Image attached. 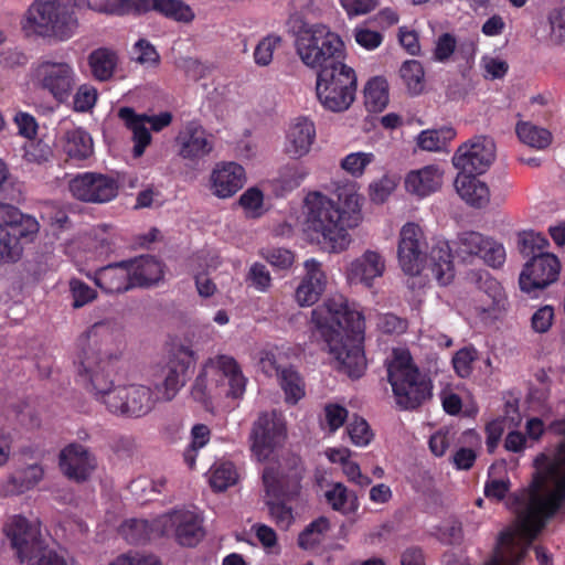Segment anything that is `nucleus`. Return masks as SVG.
<instances>
[{
  "mask_svg": "<svg viewBox=\"0 0 565 565\" xmlns=\"http://www.w3.org/2000/svg\"><path fill=\"white\" fill-rule=\"evenodd\" d=\"M77 382L103 403L108 412L126 417H142L161 399L145 385L115 386L110 372L122 355L121 334L109 323H94L77 339Z\"/></svg>",
  "mask_w": 565,
  "mask_h": 565,
  "instance_id": "obj_1",
  "label": "nucleus"
},
{
  "mask_svg": "<svg viewBox=\"0 0 565 565\" xmlns=\"http://www.w3.org/2000/svg\"><path fill=\"white\" fill-rule=\"evenodd\" d=\"M296 51L302 63L318 70L316 93L332 111H342L353 103V68L343 63L344 43L324 24L299 30Z\"/></svg>",
  "mask_w": 565,
  "mask_h": 565,
  "instance_id": "obj_2",
  "label": "nucleus"
},
{
  "mask_svg": "<svg viewBox=\"0 0 565 565\" xmlns=\"http://www.w3.org/2000/svg\"><path fill=\"white\" fill-rule=\"evenodd\" d=\"M333 184L331 198L320 192H312L306 196V227L321 235L323 244L332 252H341L351 242L349 228L352 226L353 183L347 181Z\"/></svg>",
  "mask_w": 565,
  "mask_h": 565,
  "instance_id": "obj_3",
  "label": "nucleus"
},
{
  "mask_svg": "<svg viewBox=\"0 0 565 565\" xmlns=\"http://www.w3.org/2000/svg\"><path fill=\"white\" fill-rule=\"evenodd\" d=\"M310 323L313 333L326 342L329 352L347 369L348 376L353 377V310L348 299L342 294L328 296L312 309Z\"/></svg>",
  "mask_w": 565,
  "mask_h": 565,
  "instance_id": "obj_4",
  "label": "nucleus"
},
{
  "mask_svg": "<svg viewBox=\"0 0 565 565\" xmlns=\"http://www.w3.org/2000/svg\"><path fill=\"white\" fill-rule=\"evenodd\" d=\"M247 379L244 376L237 361L228 355H217L209 359L194 380L191 397L204 409L213 407L215 398H241L246 388Z\"/></svg>",
  "mask_w": 565,
  "mask_h": 565,
  "instance_id": "obj_5",
  "label": "nucleus"
},
{
  "mask_svg": "<svg viewBox=\"0 0 565 565\" xmlns=\"http://www.w3.org/2000/svg\"><path fill=\"white\" fill-rule=\"evenodd\" d=\"M387 381L399 408L414 411L433 396V381L415 364L406 349H394L393 356L386 362Z\"/></svg>",
  "mask_w": 565,
  "mask_h": 565,
  "instance_id": "obj_6",
  "label": "nucleus"
},
{
  "mask_svg": "<svg viewBox=\"0 0 565 565\" xmlns=\"http://www.w3.org/2000/svg\"><path fill=\"white\" fill-rule=\"evenodd\" d=\"M88 7V0H38L28 11L26 28L41 36L67 40L77 26L75 9Z\"/></svg>",
  "mask_w": 565,
  "mask_h": 565,
  "instance_id": "obj_7",
  "label": "nucleus"
},
{
  "mask_svg": "<svg viewBox=\"0 0 565 565\" xmlns=\"http://www.w3.org/2000/svg\"><path fill=\"white\" fill-rule=\"evenodd\" d=\"M271 519L280 530H288L295 521L294 509L287 503L296 500L301 490L302 473L298 468L279 473L274 466L265 467L262 475Z\"/></svg>",
  "mask_w": 565,
  "mask_h": 565,
  "instance_id": "obj_8",
  "label": "nucleus"
},
{
  "mask_svg": "<svg viewBox=\"0 0 565 565\" xmlns=\"http://www.w3.org/2000/svg\"><path fill=\"white\" fill-rule=\"evenodd\" d=\"M39 232L38 221L10 204H0V264L17 262L22 244L32 242Z\"/></svg>",
  "mask_w": 565,
  "mask_h": 565,
  "instance_id": "obj_9",
  "label": "nucleus"
},
{
  "mask_svg": "<svg viewBox=\"0 0 565 565\" xmlns=\"http://www.w3.org/2000/svg\"><path fill=\"white\" fill-rule=\"evenodd\" d=\"M159 536H173L185 547L196 546L204 537L203 519L195 511L174 509L157 518Z\"/></svg>",
  "mask_w": 565,
  "mask_h": 565,
  "instance_id": "obj_10",
  "label": "nucleus"
},
{
  "mask_svg": "<svg viewBox=\"0 0 565 565\" xmlns=\"http://www.w3.org/2000/svg\"><path fill=\"white\" fill-rule=\"evenodd\" d=\"M452 245L455 255L463 263H472L476 257L492 268H500L505 263L503 244L479 232L459 233Z\"/></svg>",
  "mask_w": 565,
  "mask_h": 565,
  "instance_id": "obj_11",
  "label": "nucleus"
},
{
  "mask_svg": "<svg viewBox=\"0 0 565 565\" xmlns=\"http://www.w3.org/2000/svg\"><path fill=\"white\" fill-rule=\"evenodd\" d=\"M287 429L275 411L262 413L253 425L250 450L258 461L267 460L286 439Z\"/></svg>",
  "mask_w": 565,
  "mask_h": 565,
  "instance_id": "obj_12",
  "label": "nucleus"
},
{
  "mask_svg": "<svg viewBox=\"0 0 565 565\" xmlns=\"http://www.w3.org/2000/svg\"><path fill=\"white\" fill-rule=\"evenodd\" d=\"M34 79L58 103H65L76 86V73L66 62L41 61L34 70Z\"/></svg>",
  "mask_w": 565,
  "mask_h": 565,
  "instance_id": "obj_13",
  "label": "nucleus"
},
{
  "mask_svg": "<svg viewBox=\"0 0 565 565\" xmlns=\"http://www.w3.org/2000/svg\"><path fill=\"white\" fill-rule=\"evenodd\" d=\"M68 190L73 198L87 203H107L113 201L119 191L118 181L99 172H82L68 181Z\"/></svg>",
  "mask_w": 565,
  "mask_h": 565,
  "instance_id": "obj_14",
  "label": "nucleus"
},
{
  "mask_svg": "<svg viewBox=\"0 0 565 565\" xmlns=\"http://www.w3.org/2000/svg\"><path fill=\"white\" fill-rule=\"evenodd\" d=\"M195 364L194 352L184 345L175 347L167 364L162 369L163 381L156 385V391L162 401H172L185 385L191 370Z\"/></svg>",
  "mask_w": 565,
  "mask_h": 565,
  "instance_id": "obj_15",
  "label": "nucleus"
},
{
  "mask_svg": "<svg viewBox=\"0 0 565 565\" xmlns=\"http://www.w3.org/2000/svg\"><path fill=\"white\" fill-rule=\"evenodd\" d=\"M559 259L552 253H540L532 256L523 266L519 277L520 289L536 297V292L545 289L558 279Z\"/></svg>",
  "mask_w": 565,
  "mask_h": 565,
  "instance_id": "obj_16",
  "label": "nucleus"
},
{
  "mask_svg": "<svg viewBox=\"0 0 565 565\" xmlns=\"http://www.w3.org/2000/svg\"><path fill=\"white\" fill-rule=\"evenodd\" d=\"M495 146L490 137L476 136L461 145L452 157V164L459 173L480 175L491 166Z\"/></svg>",
  "mask_w": 565,
  "mask_h": 565,
  "instance_id": "obj_17",
  "label": "nucleus"
},
{
  "mask_svg": "<svg viewBox=\"0 0 565 565\" xmlns=\"http://www.w3.org/2000/svg\"><path fill=\"white\" fill-rule=\"evenodd\" d=\"M424 232L419 225L408 222L399 233L397 256L403 271L414 276L420 273L426 257Z\"/></svg>",
  "mask_w": 565,
  "mask_h": 565,
  "instance_id": "obj_18",
  "label": "nucleus"
},
{
  "mask_svg": "<svg viewBox=\"0 0 565 565\" xmlns=\"http://www.w3.org/2000/svg\"><path fill=\"white\" fill-rule=\"evenodd\" d=\"M58 466L67 479L84 482L97 468V459L87 447L71 443L61 450Z\"/></svg>",
  "mask_w": 565,
  "mask_h": 565,
  "instance_id": "obj_19",
  "label": "nucleus"
},
{
  "mask_svg": "<svg viewBox=\"0 0 565 565\" xmlns=\"http://www.w3.org/2000/svg\"><path fill=\"white\" fill-rule=\"evenodd\" d=\"M178 154L191 163L209 156L214 147L211 136L198 121H189L175 137Z\"/></svg>",
  "mask_w": 565,
  "mask_h": 565,
  "instance_id": "obj_20",
  "label": "nucleus"
},
{
  "mask_svg": "<svg viewBox=\"0 0 565 565\" xmlns=\"http://www.w3.org/2000/svg\"><path fill=\"white\" fill-rule=\"evenodd\" d=\"M4 533L20 563L43 545L39 530L22 515H14L4 526Z\"/></svg>",
  "mask_w": 565,
  "mask_h": 565,
  "instance_id": "obj_21",
  "label": "nucleus"
},
{
  "mask_svg": "<svg viewBox=\"0 0 565 565\" xmlns=\"http://www.w3.org/2000/svg\"><path fill=\"white\" fill-rule=\"evenodd\" d=\"M306 274L295 292V299L301 307L315 305L327 287V276L321 263L315 258L307 259L303 264Z\"/></svg>",
  "mask_w": 565,
  "mask_h": 565,
  "instance_id": "obj_22",
  "label": "nucleus"
},
{
  "mask_svg": "<svg viewBox=\"0 0 565 565\" xmlns=\"http://www.w3.org/2000/svg\"><path fill=\"white\" fill-rule=\"evenodd\" d=\"M316 139V128L311 120L299 117L295 119L286 132L285 152L292 159L308 154Z\"/></svg>",
  "mask_w": 565,
  "mask_h": 565,
  "instance_id": "obj_23",
  "label": "nucleus"
},
{
  "mask_svg": "<svg viewBox=\"0 0 565 565\" xmlns=\"http://www.w3.org/2000/svg\"><path fill=\"white\" fill-rule=\"evenodd\" d=\"M444 170L438 164H428L411 170L405 177V189L418 198H426L437 192L443 185Z\"/></svg>",
  "mask_w": 565,
  "mask_h": 565,
  "instance_id": "obj_24",
  "label": "nucleus"
},
{
  "mask_svg": "<svg viewBox=\"0 0 565 565\" xmlns=\"http://www.w3.org/2000/svg\"><path fill=\"white\" fill-rule=\"evenodd\" d=\"M134 288H149L163 279L164 264L151 255H141L127 259Z\"/></svg>",
  "mask_w": 565,
  "mask_h": 565,
  "instance_id": "obj_25",
  "label": "nucleus"
},
{
  "mask_svg": "<svg viewBox=\"0 0 565 565\" xmlns=\"http://www.w3.org/2000/svg\"><path fill=\"white\" fill-rule=\"evenodd\" d=\"M212 186L218 198H231L239 191L246 181L244 168L236 162H225L212 172Z\"/></svg>",
  "mask_w": 565,
  "mask_h": 565,
  "instance_id": "obj_26",
  "label": "nucleus"
},
{
  "mask_svg": "<svg viewBox=\"0 0 565 565\" xmlns=\"http://www.w3.org/2000/svg\"><path fill=\"white\" fill-rule=\"evenodd\" d=\"M129 264L121 260L108 264L95 271V284L107 294H120L132 289Z\"/></svg>",
  "mask_w": 565,
  "mask_h": 565,
  "instance_id": "obj_27",
  "label": "nucleus"
},
{
  "mask_svg": "<svg viewBox=\"0 0 565 565\" xmlns=\"http://www.w3.org/2000/svg\"><path fill=\"white\" fill-rule=\"evenodd\" d=\"M452 250L454 246L451 247L449 242L437 239L428 254L431 274L443 286L450 284L455 277Z\"/></svg>",
  "mask_w": 565,
  "mask_h": 565,
  "instance_id": "obj_28",
  "label": "nucleus"
},
{
  "mask_svg": "<svg viewBox=\"0 0 565 565\" xmlns=\"http://www.w3.org/2000/svg\"><path fill=\"white\" fill-rule=\"evenodd\" d=\"M455 188L460 198L473 207L480 209L489 203V189L475 174L458 173Z\"/></svg>",
  "mask_w": 565,
  "mask_h": 565,
  "instance_id": "obj_29",
  "label": "nucleus"
},
{
  "mask_svg": "<svg viewBox=\"0 0 565 565\" xmlns=\"http://www.w3.org/2000/svg\"><path fill=\"white\" fill-rule=\"evenodd\" d=\"M118 117L125 122L126 127L132 132L135 158L141 157L146 148L150 145L152 137L147 128V124L131 107H121L118 110Z\"/></svg>",
  "mask_w": 565,
  "mask_h": 565,
  "instance_id": "obj_30",
  "label": "nucleus"
},
{
  "mask_svg": "<svg viewBox=\"0 0 565 565\" xmlns=\"http://www.w3.org/2000/svg\"><path fill=\"white\" fill-rule=\"evenodd\" d=\"M138 9L153 10L168 19L183 23L193 21L195 17L191 7L182 0H139Z\"/></svg>",
  "mask_w": 565,
  "mask_h": 565,
  "instance_id": "obj_31",
  "label": "nucleus"
},
{
  "mask_svg": "<svg viewBox=\"0 0 565 565\" xmlns=\"http://www.w3.org/2000/svg\"><path fill=\"white\" fill-rule=\"evenodd\" d=\"M364 105L369 113H382L390 102V86L384 76L371 77L363 90Z\"/></svg>",
  "mask_w": 565,
  "mask_h": 565,
  "instance_id": "obj_32",
  "label": "nucleus"
},
{
  "mask_svg": "<svg viewBox=\"0 0 565 565\" xmlns=\"http://www.w3.org/2000/svg\"><path fill=\"white\" fill-rule=\"evenodd\" d=\"M156 523L157 519L151 523L141 519L126 520L119 526V534L128 544L141 545L150 541L154 532L159 535Z\"/></svg>",
  "mask_w": 565,
  "mask_h": 565,
  "instance_id": "obj_33",
  "label": "nucleus"
},
{
  "mask_svg": "<svg viewBox=\"0 0 565 565\" xmlns=\"http://www.w3.org/2000/svg\"><path fill=\"white\" fill-rule=\"evenodd\" d=\"M330 530V521L319 516L310 522L298 535V546L305 551L317 552Z\"/></svg>",
  "mask_w": 565,
  "mask_h": 565,
  "instance_id": "obj_34",
  "label": "nucleus"
},
{
  "mask_svg": "<svg viewBox=\"0 0 565 565\" xmlns=\"http://www.w3.org/2000/svg\"><path fill=\"white\" fill-rule=\"evenodd\" d=\"M385 269L383 257L374 250H366L359 260H355V278L371 287L372 281L381 277Z\"/></svg>",
  "mask_w": 565,
  "mask_h": 565,
  "instance_id": "obj_35",
  "label": "nucleus"
},
{
  "mask_svg": "<svg viewBox=\"0 0 565 565\" xmlns=\"http://www.w3.org/2000/svg\"><path fill=\"white\" fill-rule=\"evenodd\" d=\"M456 137V130L450 126L439 129L423 130L417 137V146L422 150L440 152L447 149L448 143Z\"/></svg>",
  "mask_w": 565,
  "mask_h": 565,
  "instance_id": "obj_36",
  "label": "nucleus"
},
{
  "mask_svg": "<svg viewBox=\"0 0 565 565\" xmlns=\"http://www.w3.org/2000/svg\"><path fill=\"white\" fill-rule=\"evenodd\" d=\"M117 60L116 53L109 49L94 50L88 56V64L94 77L98 81H108L114 75Z\"/></svg>",
  "mask_w": 565,
  "mask_h": 565,
  "instance_id": "obj_37",
  "label": "nucleus"
},
{
  "mask_svg": "<svg viewBox=\"0 0 565 565\" xmlns=\"http://www.w3.org/2000/svg\"><path fill=\"white\" fill-rule=\"evenodd\" d=\"M278 380L288 404L295 405L305 396V381L294 366L281 369Z\"/></svg>",
  "mask_w": 565,
  "mask_h": 565,
  "instance_id": "obj_38",
  "label": "nucleus"
},
{
  "mask_svg": "<svg viewBox=\"0 0 565 565\" xmlns=\"http://www.w3.org/2000/svg\"><path fill=\"white\" fill-rule=\"evenodd\" d=\"M65 151L72 159H87L93 153V139L90 135L83 128L67 131Z\"/></svg>",
  "mask_w": 565,
  "mask_h": 565,
  "instance_id": "obj_39",
  "label": "nucleus"
},
{
  "mask_svg": "<svg viewBox=\"0 0 565 565\" xmlns=\"http://www.w3.org/2000/svg\"><path fill=\"white\" fill-rule=\"evenodd\" d=\"M480 301L484 303L483 311L504 309L507 297L501 284L491 277L480 281Z\"/></svg>",
  "mask_w": 565,
  "mask_h": 565,
  "instance_id": "obj_40",
  "label": "nucleus"
},
{
  "mask_svg": "<svg viewBox=\"0 0 565 565\" xmlns=\"http://www.w3.org/2000/svg\"><path fill=\"white\" fill-rule=\"evenodd\" d=\"M515 131L520 141L535 149H545L552 142V134L547 129L530 122H519Z\"/></svg>",
  "mask_w": 565,
  "mask_h": 565,
  "instance_id": "obj_41",
  "label": "nucleus"
},
{
  "mask_svg": "<svg viewBox=\"0 0 565 565\" xmlns=\"http://www.w3.org/2000/svg\"><path fill=\"white\" fill-rule=\"evenodd\" d=\"M399 74L411 94L418 95L423 92L425 72L419 61H405L399 68Z\"/></svg>",
  "mask_w": 565,
  "mask_h": 565,
  "instance_id": "obj_42",
  "label": "nucleus"
},
{
  "mask_svg": "<svg viewBox=\"0 0 565 565\" xmlns=\"http://www.w3.org/2000/svg\"><path fill=\"white\" fill-rule=\"evenodd\" d=\"M211 437L210 428L204 424H196L191 429V443L183 452V460L190 469H194L198 451L203 448Z\"/></svg>",
  "mask_w": 565,
  "mask_h": 565,
  "instance_id": "obj_43",
  "label": "nucleus"
},
{
  "mask_svg": "<svg viewBox=\"0 0 565 565\" xmlns=\"http://www.w3.org/2000/svg\"><path fill=\"white\" fill-rule=\"evenodd\" d=\"M237 471L232 462H222L211 469L210 486L214 491H224L237 481Z\"/></svg>",
  "mask_w": 565,
  "mask_h": 565,
  "instance_id": "obj_44",
  "label": "nucleus"
},
{
  "mask_svg": "<svg viewBox=\"0 0 565 565\" xmlns=\"http://www.w3.org/2000/svg\"><path fill=\"white\" fill-rule=\"evenodd\" d=\"M43 478V469L39 465H30L26 468L17 471L10 482L13 486L12 491L22 493L33 488Z\"/></svg>",
  "mask_w": 565,
  "mask_h": 565,
  "instance_id": "obj_45",
  "label": "nucleus"
},
{
  "mask_svg": "<svg viewBox=\"0 0 565 565\" xmlns=\"http://www.w3.org/2000/svg\"><path fill=\"white\" fill-rule=\"evenodd\" d=\"M26 565H68L65 554L47 545H41L25 559Z\"/></svg>",
  "mask_w": 565,
  "mask_h": 565,
  "instance_id": "obj_46",
  "label": "nucleus"
},
{
  "mask_svg": "<svg viewBox=\"0 0 565 565\" xmlns=\"http://www.w3.org/2000/svg\"><path fill=\"white\" fill-rule=\"evenodd\" d=\"M547 246L548 241L541 233L525 231L519 235V249L524 257H532L540 253H545L544 249Z\"/></svg>",
  "mask_w": 565,
  "mask_h": 565,
  "instance_id": "obj_47",
  "label": "nucleus"
},
{
  "mask_svg": "<svg viewBox=\"0 0 565 565\" xmlns=\"http://www.w3.org/2000/svg\"><path fill=\"white\" fill-rule=\"evenodd\" d=\"M364 317L355 310V379L361 377L366 369L364 352Z\"/></svg>",
  "mask_w": 565,
  "mask_h": 565,
  "instance_id": "obj_48",
  "label": "nucleus"
},
{
  "mask_svg": "<svg viewBox=\"0 0 565 565\" xmlns=\"http://www.w3.org/2000/svg\"><path fill=\"white\" fill-rule=\"evenodd\" d=\"M23 158L30 163L43 164L47 162L52 156L51 147L41 139L26 140L23 146Z\"/></svg>",
  "mask_w": 565,
  "mask_h": 565,
  "instance_id": "obj_49",
  "label": "nucleus"
},
{
  "mask_svg": "<svg viewBox=\"0 0 565 565\" xmlns=\"http://www.w3.org/2000/svg\"><path fill=\"white\" fill-rule=\"evenodd\" d=\"M281 38L276 34H269L258 42L254 50L255 63L259 66H267L273 61V54L280 44Z\"/></svg>",
  "mask_w": 565,
  "mask_h": 565,
  "instance_id": "obj_50",
  "label": "nucleus"
},
{
  "mask_svg": "<svg viewBox=\"0 0 565 565\" xmlns=\"http://www.w3.org/2000/svg\"><path fill=\"white\" fill-rule=\"evenodd\" d=\"M246 282L260 292H266L271 286V276L262 263H254L246 275Z\"/></svg>",
  "mask_w": 565,
  "mask_h": 565,
  "instance_id": "obj_51",
  "label": "nucleus"
},
{
  "mask_svg": "<svg viewBox=\"0 0 565 565\" xmlns=\"http://www.w3.org/2000/svg\"><path fill=\"white\" fill-rule=\"evenodd\" d=\"M70 290L73 297L74 308H82L85 305L92 302L97 297L95 289L77 278L71 279Z\"/></svg>",
  "mask_w": 565,
  "mask_h": 565,
  "instance_id": "obj_52",
  "label": "nucleus"
},
{
  "mask_svg": "<svg viewBox=\"0 0 565 565\" xmlns=\"http://www.w3.org/2000/svg\"><path fill=\"white\" fill-rule=\"evenodd\" d=\"M347 417V408L338 404H328L324 407V423L321 422V427L334 433L344 424Z\"/></svg>",
  "mask_w": 565,
  "mask_h": 565,
  "instance_id": "obj_53",
  "label": "nucleus"
},
{
  "mask_svg": "<svg viewBox=\"0 0 565 565\" xmlns=\"http://www.w3.org/2000/svg\"><path fill=\"white\" fill-rule=\"evenodd\" d=\"M134 52L136 54V61L140 64L157 66L160 62L159 53L148 40L140 39L137 41L134 45Z\"/></svg>",
  "mask_w": 565,
  "mask_h": 565,
  "instance_id": "obj_54",
  "label": "nucleus"
},
{
  "mask_svg": "<svg viewBox=\"0 0 565 565\" xmlns=\"http://www.w3.org/2000/svg\"><path fill=\"white\" fill-rule=\"evenodd\" d=\"M97 100V90L89 85H82L73 98L74 109L79 113H86L92 109Z\"/></svg>",
  "mask_w": 565,
  "mask_h": 565,
  "instance_id": "obj_55",
  "label": "nucleus"
},
{
  "mask_svg": "<svg viewBox=\"0 0 565 565\" xmlns=\"http://www.w3.org/2000/svg\"><path fill=\"white\" fill-rule=\"evenodd\" d=\"M457 46L456 38L450 33L441 34L434 50V60L440 63L447 62L455 53Z\"/></svg>",
  "mask_w": 565,
  "mask_h": 565,
  "instance_id": "obj_56",
  "label": "nucleus"
},
{
  "mask_svg": "<svg viewBox=\"0 0 565 565\" xmlns=\"http://www.w3.org/2000/svg\"><path fill=\"white\" fill-rule=\"evenodd\" d=\"M475 361V351L460 349L452 358V366L458 376L465 379L472 373V362Z\"/></svg>",
  "mask_w": 565,
  "mask_h": 565,
  "instance_id": "obj_57",
  "label": "nucleus"
},
{
  "mask_svg": "<svg viewBox=\"0 0 565 565\" xmlns=\"http://www.w3.org/2000/svg\"><path fill=\"white\" fill-rule=\"evenodd\" d=\"M395 188V181L385 175L370 185V198L375 203H384Z\"/></svg>",
  "mask_w": 565,
  "mask_h": 565,
  "instance_id": "obj_58",
  "label": "nucleus"
},
{
  "mask_svg": "<svg viewBox=\"0 0 565 565\" xmlns=\"http://www.w3.org/2000/svg\"><path fill=\"white\" fill-rule=\"evenodd\" d=\"M554 309L551 306H543L537 309L531 319V326L535 332L545 333L552 327Z\"/></svg>",
  "mask_w": 565,
  "mask_h": 565,
  "instance_id": "obj_59",
  "label": "nucleus"
},
{
  "mask_svg": "<svg viewBox=\"0 0 565 565\" xmlns=\"http://www.w3.org/2000/svg\"><path fill=\"white\" fill-rule=\"evenodd\" d=\"M327 503L335 511H341L348 501L347 487L335 482L324 492Z\"/></svg>",
  "mask_w": 565,
  "mask_h": 565,
  "instance_id": "obj_60",
  "label": "nucleus"
},
{
  "mask_svg": "<svg viewBox=\"0 0 565 565\" xmlns=\"http://www.w3.org/2000/svg\"><path fill=\"white\" fill-rule=\"evenodd\" d=\"M14 122L21 136L25 137L28 140L35 138L39 126L34 116L19 111L14 117Z\"/></svg>",
  "mask_w": 565,
  "mask_h": 565,
  "instance_id": "obj_61",
  "label": "nucleus"
},
{
  "mask_svg": "<svg viewBox=\"0 0 565 565\" xmlns=\"http://www.w3.org/2000/svg\"><path fill=\"white\" fill-rule=\"evenodd\" d=\"M383 39V34L377 31L363 28L355 29V42L369 51L377 49Z\"/></svg>",
  "mask_w": 565,
  "mask_h": 565,
  "instance_id": "obj_62",
  "label": "nucleus"
},
{
  "mask_svg": "<svg viewBox=\"0 0 565 565\" xmlns=\"http://www.w3.org/2000/svg\"><path fill=\"white\" fill-rule=\"evenodd\" d=\"M266 259L278 269H288L294 264L295 256L289 249L273 248L267 252Z\"/></svg>",
  "mask_w": 565,
  "mask_h": 565,
  "instance_id": "obj_63",
  "label": "nucleus"
},
{
  "mask_svg": "<svg viewBox=\"0 0 565 565\" xmlns=\"http://www.w3.org/2000/svg\"><path fill=\"white\" fill-rule=\"evenodd\" d=\"M381 328L383 332L392 334H402L406 332L408 328V321L404 318H401L394 313H385L381 318Z\"/></svg>",
  "mask_w": 565,
  "mask_h": 565,
  "instance_id": "obj_64",
  "label": "nucleus"
}]
</instances>
